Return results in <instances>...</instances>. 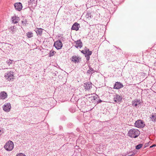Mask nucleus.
<instances>
[{
    "instance_id": "24",
    "label": "nucleus",
    "mask_w": 156,
    "mask_h": 156,
    "mask_svg": "<svg viewBox=\"0 0 156 156\" xmlns=\"http://www.w3.org/2000/svg\"><path fill=\"white\" fill-rule=\"evenodd\" d=\"M10 29L11 31H12V34L14 33L15 32L16 30H15V29L14 28V27H11L10 28Z\"/></svg>"
},
{
    "instance_id": "18",
    "label": "nucleus",
    "mask_w": 156,
    "mask_h": 156,
    "mask_svg": "<svg viewBox=\"0 0 156 156\" xmlns=\"http://www.w3.org/2000/svg\"><path fill=\"white\" fill-rule=\"evenodd\" d=\"M80 59L78 56H73L72 58V60L75 63L78 62H79V59Z\"/></svg>"
},
{
    "instance_id": "32",
    "label": "nucleus",
    "mask_w": 156,
    "mask_h": 156,
    "mask_svg": "<svg viewBox=\"0 0 156 156\" xmlns=\"http://www.w3.org/2000/svg\"><path fill=\"white\" fill-rule=\"evenodd\" d=\"M4 131L3 129H0V134H2L4 133Z\"/></svg>"
},
{
    "instance_id": "17",
    "label": "nucleus",
    "mask_w": 156,
    "mask_h": 156,
    "mask_svg": "<svg viewBox=\"0 0 156 156\" xmlns=\"http://www.w3.org/2000/svg\"><path fill=\"white\" fill-rule=\"evenodd\" d=\"M84 86L86 89L89 90L91 87V83L90 82H87L84 83Z\"/></svg>"
},
{
    "instance_id": "3",
    "label": "nucleus",
    "mask_w": 156,
    "mask_h": 156,
    "mask_svg": "<svg viewBox=\"0 0 156 156\" xmlns=\"http://www.w3.org/2000/svg\"><path fill=\"white\" fill-rule=\"evenodd\" d=\"M5 149L7 151H12L14 147L13 142L11 141H9L4 146Z\"/></svg>"
},
{
    "instance_id": "26",
    "label": "nucleus",
    "mask_w": 156,
    "mask_h": 156,
    "mask_svg": "<svg viewBox=\"0 0 156 156\" xmlns=\"http://www.w3.org/2000/svg\"><path fill=\"white\" fill-rule=\"evenodd\" d=\"M94 95L93 94H89L86 95V98L87 99L89 100V99L91 98Z\"/></svg>"
},
{
    "instance_id": "31",
    "label": "nucleus",
    "mask_w": 156,
    "mask_h": 156,
    "mask_svg": "<svg viewBox=\"0 0 156 156\" xmlns=\"http://www.w3.org/2000/svg\"><path fill=\"white\" fill-rule=\"evenodd\" d=\"M34 1V0H30V1H28L29 4L30 5H33Z\"/></svg>"
},
{
    "instance_id": "12",
    "label": "nucleus",
    "mask_w": 156,
    "mask_h": 156,
    "mask_svg": "<svg viewBox=\"0 0 156 156\" xmlns=\"http://www.w3.org/2000/svg\"><path fill=\"white\" fill-rule=\"evenodd\" d=\"M7 94L5 91H2L0 93V99L4 100L7 97Z\"/></svg>"
},
{
    "instance_id": "16",
    "label": "nucleus",
    "mask_w": 156,
    "mask_h": 156,
    "mask_svg": "<svg viewBox=\"0 0 156 156\" xmlns=\"http://www.w3.org/2000/svg\"><path fill=\"white\" fill-rule=\"evenodd\" d=\"M43 29L41 28H36L35 29V31L38 35L41 36L42 33Z\"/></svg>"
},
{
    "instance_id": "4",
    "label": "nucleus",
    "mask_w": 156,
    "mask_h": 156,
    "mask_svg": "<svg viewBox=\"0 0 156 156\" xmlns=\"http://www.w3.org/2000/svg\"><path fill=\"white\" fill-rule=\"evenodd\" d=\"M135 126L138 128H143L145 125L144 122L141 120H138L136 121L135 123Z\"/></svg>"
},
{
    "instance_id": "6",
    "label": "nucleus",
    "mask_w": 156,
    "mask_h": 156,
    "mask_svg": "<svg viewBox=\"0 0 156 156\" xmlns=\"http://www.w3.org/2000/svg\"><path fill=\"white\" fill-rule=\"evenodd\" d=\"M54 46L57 49H59L62 48V44L61 41H58L54 43Z\"/></svg>"
},
{
    "instance_id": "28",
    "label": "nucleus",
    "mask_w": 156,
    "mask_h": 156,
    "mask_svg": "<svg viewBox=\"0 0 156 156\" xmlns=\"http://www.w3.org/2000/svg\"><path fill=\"white\" fill-rule=\"evenodd\" d=\"M12 60H11L10 59H9V60H8L6 62V63L7 64L9 65L10 66V65L12 63Z\"/></svg>"
},
{
    "instance_id": "19",
    "label": "nucleus",
    "mask_w": 156,
    "mask_h": 156,
    "mask_svg": "<svg viewBox=\"0 0 156 156\" xmlns=\"http://www.w3.org/2000/svg\"><path fill=\"white\" fill-rule=\"evenodd\" d=\"M132 105L135 106H136L137 105L140 103V100H135L132 101Z\"/></svg>"
},
{
    "instance_id": "37",
    "label": "nucleus",
    "mask_w": 156,
    "mask_h": 156,
    "mask_svg": "<svg viewBox=\"0 0 156 156\" xmlns=\"http://www.w3.org/2000/svg\"><path fill=\"white\" fill-rule=\"evenodd\" d=\"M146 147V146H145V147Z\"/></svg>"
},
{
    "instance_id": "30",
    "label": "nucleus",
    "mask_w": 156,
    "mask_h": 156,
    "mask_svg": "<svg viewBox=\"0 0 156 156\" xmlns=\"http://www.w3.org/2000/svg\"><path fill=\"white\" fill-rule=\"evenodd\" d=\"M16 156H26V155L22 153H20L19 154H17Z\"/></svg>"
},
{
    "instance_id": "21",
    "label": "nucleus",
    "mask_w": 156,
    "mask_h": 156,
    "mask_svg": "<svg viewBox=\"0 0 156 156\" xmlns=\"http://www.w3.org/2000/svg\"><path fill=\"white\" fill-rule=\"evenodd\" d=\"M94 69L91 67H90L89 69L87 70V73L89 74H92L94 73Z\"/></svg>"
},
{
    "instance_id": "33",
    "label": "nucleus",
    "mask_w": 156,
    "mask_h": 156,
    "mask_svg": "<svg viewBox=\"0 0 156 156\" xmlns=\"http://www.w3.org/2000/svg\"><path fill=\"white\" fill-rule=\"evenodd\" d=\"M156 145H155V144H154V145H153L152 146H150V147H155V146Z\"/></svg>"
},
{
    "instance_id": "29",
    "label": "nucleus",
    "mask_w": 156,
    "mask_h": 156,
    "mask_svg": "<svg viewBox=\"0 0 156 156\" xmlns=\"http://www.w3.org/2000/svg\"><path fill=\"white\" fill-rule=\"evenodd\" d=\"M27 23V21L26 20H22V23L23 25H26V23Z\"/></svg>"
},
{
    "instance_id": "11",
    "label": "nucleus",
    "mask_w": 156,
    "mask_h": 156,
    "mask_svg": "<svg viewBox=\"0 0 156 156\" xmlns=\"http://www.w3.org/2000/svg\"><path fill=\"white\" fill-rule=\"evenodd\" d=\"M123 87V85L122 83L119 82H116L114 86V88L118 89Z\"/></svg>"
},
{
    "instance_id": "22",
    "label": "nucleus",
    "mask_w": 156,
    "mask_h": 156,
    "mask_svg": "<svg viewBox=\"0 0 156 156\" xmlns=\"http://www.w3.org/2000/svg\"><path fill=\"white\" fill-rule=\"evenodd\" d=\"M33 34L31 32H28L27 33V37L28 38H31L33 36Z\"/></svg>"
},
{
    "instance_id": "20",
    "label": "nucleus",
    "mask_w": 156,
    "mask_h": 156,
    "mask_svg": "<svg viewBox=\"0 0 156 156\" xmlns=\"http://www.w3.org/2000/svg\"><path fill=\"white\" fill-rule=\"evenodd\" d=\"M151 118L153 121H156V114H152Z\"/></svg>"
},
{
    "instance_id": "13",
    "label": "nucleus",
    "mask_w": 156,
    "mask_h": 156,
    "mask_svg": "<svg viewBox=\"0 0 156 156\" xmlns=\"http://www.w3.org/2000/svg\"><path fill=\"white\" fill-rule=\"evenodd\" d=\"M12 23H16L18 22L20 20L19 17H16V16H14L12 17Z\"/></svg>"
},
{
    "instance_id": "10",
    "label": "nucleus",
    "mask_w": 156,
    "mask_h": 156,
    "mask_svg": "<svg viewBox=\"0 0 156 156\" xmlns=\"http://www.w3.org/2000/svg\"><path fill=\"white\" fill-rule=\"evenodd\" d=\"M10 46L11 44H9L6 43L4 44V45L3 46V48L5 51L9 53V51L11 50V48L10 47Z\"/></svg>"
},
{
    "instance_id": "14",
    "label": "nucleus",
    "mask_w": 156,
    "mask_h": 156,
    "mask_svg": "<svg viewBox=\"0 0 156 156\" xmlns=\"http://www.w3.org/2000/svg\"><path fill=\"white\" fill-rule=\"evenodd\" d=\"M79 26L80 25L79 24L76 23H75L73 25L72 27V29L76 31L78 30L79 29Z\"/></svg>"
},
{
    "instance_id": "27",
    "label": "nucleus",
    "mask_w": 156,
    "mask_h": 156,
    "mask_svg": "<svg viewBox=\"0 0 156 156\" xmlns=\"http://www.w3.org/2000/svg\"><path fill=\"white\" fill-rule=\"evenodd\" d=\"M55 52L53 50H51L50 51V52L49 54V55L50 56H51L54 55V53Z\"/></svg>"
},
{
    "instance_id": "35",
    "label": "nucleus",
    "mask_w": 156,
    "mask_h": 156,
    "mask_svg": "<svg viewBox=\"0 0 156 156\" xmlns=\"http://www.w3.org/2000/svg\"><path fill=\"white\" fill-rule=\"evenodd\" d=\"M134 155V154H132L131 155H129L128 156H133Z\"/></svg>"
},
{
    "instance_id": "25",
    "label": "nucleus",
    "mask_w": 156,
    "mask_h": 156,
    "mask_svg": "<svg viewBox=\"0 0 156 156\" xmlns=\"http://www.w3.org/2000/svg\"><path fill=\"white\" fill-rule=\"evenodd\" d=\"M143 146L142 144H139L136 146V148L137 149H139Z\"/></svg>"
},
{
    "instance_id": "1",
    "label": "nucleus",
    "mask_w": 156,
    "mask_h": 156,
    "mask_svg": "<svg viewBox=\"0 0 156 156\" xmlns=\"http://www.w3.org/2000/svg\"><path fill=\"white\" fill-rule=\"evenodd\" d=\"M140 134V132L138 129H132L129 131L128 135L131 137L136 138Z\"/></svg>"
},
{
    "instance_id": "7",
    "label": "nucleus",
    "mask_w": 156,
    "mask_h": 156,
    "mask_svg": "<svg viewBox=\"0 0 156 156\" xmlns=\"http://www.w3.org/2000/svg\"><path fill=\"white\" fill-rule=\"evenodd\" d=\"M122 97L121 96L118 94H115L114 95L113 100L115 102L118 103L121 101Z\"/></svg>"
},
{
    "instance_id": "8",
    "label": "nucleus",
    "mask_w": 156,
    "mask_h": 156,
    "mask_svg": "<svg viewBox=\"0 0 156 156\" xmlns=\"http://www.w3.org/2000/svg\"><path fill=\"white\" fill-rule=\"evenodd\" d=\"M14 6L16 10L21 11L23 7L22 4L20 2L16 3L14 4Z\"/></svg>"
},
{
    "instance_id": "23",
    "label": "nucleus",
    "mask_w": 156,
    "mask_h": 156,
    "mask_svg": "<svg viewBox=\"0 0 156 156\" xmlns=\"http://www.w3.org/2000/svg\"><path fill=\"white\" fill-rule=\"evenodd\" d=\"M97 96H94V95L92 97H91V98L89 99L88 100H91V101L92 102H93L96 100V98H97Z\"/></svg>"
},
{
    "instance_id": "15",
    "label": "nucleus",
    "mask_w": 156,
    "mask_h": 156,
    "mask_svg": "<svg viewBox=\"0 0 156 156\" xmlns=\"http://www.w3.org/2000/svg\"><path fill=\"white\" fill-rule=\"evenodd\" d=\"M82 43L81 41L80 40H77V41H76V45H75V47L77 48H80L82 47Z\"/></svg>"
},
{
    "instance_id": "9",
    "label": "nucleus",
    "mask_w": 156,
    "mask_h": 156,
    "mask_svg": "<svg viewBox=\"0 0 156 156\" xmlns=\"http://www.w3.org/2000/svg\"><path fill=\"white\" fill-rule=\"evenodd\" d=\"M92 52L91 51H90L89 49H87L85 51L84 55L85 57L86 58L87 61L89 60L90 59V56L92 54Z\"/></svg>"
},
{
    "instance_id": "2",
    "label": "nucleus",
    "mask_w": 156,
    "mask_h": 156,
    "mask_svg": "<svg viewBox=\"0 0 156 156\" xmlns=\"http://www.w3.org/2000/svg\"><path fill=\"white\" fill-rule=\"evenodd\" d=\"M5 79L8 81L13 80L14 79L13 72L12 71H8L4 75Z\"/></svg>"
},
{
    "instance_id": "34",
    "label": "nucleus",
    "mask_w": 156,
    "mask_h": 156,
    "mask_svg": "<svg viewBox=\"0 0 156 156\" xmlns=\"http://www.w3.org/2000/svg\"><path fill=\"white\" fill-rule=\"evenodd\" d=\"M102 102V101L101 100H100L99 101H98V103H101V102Z\"/></svg>"
},
{
    "instance_id": "36",
    "label": "nucleus",
    "mask_w": 156,
    "mask_h": 156,
    "mask_svg": "<svg viewBox=\"0 0 156 156\" xmlns=\"http://www.w3.org/2000/svg\"><path fill=\"white\" fill-rule=\"evenodd\" d=\"M154 65L156 66V62L155 63H154Z\"/></svg>"
},
{
    "instance_id": "5",
    "label": "nucleus",
    "mask_w": 156,
    "mask_h": 156,
    "mask_svg": "<svg viewBox=\"0 0 156 156\" xmlns=\"http://www.w3.org/2000/svg\"><path fill=\"white\" fill-rule=\"evenodd\" d=\"M11 105L10 103L5 104L2 107L3 110L5 112H9L11 108Z\"/></svg>"
}]
</instances>
